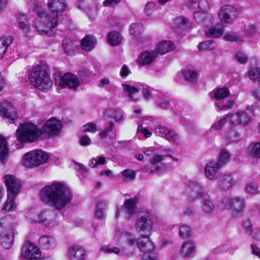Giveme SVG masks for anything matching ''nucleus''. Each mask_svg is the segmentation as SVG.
I'll list each match as a JSON object with an SVG mask.
<instances>
[{"mask_svg": "<svg viewBox=\"0 0 260 260\" xmlns=\"http://www.w3.org/2000/svg\"><path fill=\"white\" fill-rule=\"evenodd\" d=\"M48 7L50 9V13L42 9L41 3L31 0L28 3L29 7L38 14V23L36 28L41 35L51 36L53 29L57 26L59 15L66 10L67 4L64 0H48Z\"/></svg>", "mask_w": 260, "mask_h": 260, "instance_id": "obj_1", "label": "nucleus"}, {"mask_svg": "<svg viewBox=\"0 0 260 260\" xmlns=\"http://www.w3.org/2000/svg\"><path fill=\"white\" fill-rule=\"evenodd\" d=\"M40 198L46 204L61 211L70 204L73 199V193L64 183L54 182L41 189Z\"/></svg>", "mask_w": 260, "mask_h": 260, "instance_id": "obj_2", "label": "nucleus"}, {"mask_svg": "<svg viewBox=\"0 0 260 260\" xmlns=\"http://www.w3.org/2000/svg\"><path fill=\"white\" fill-rule=\"evenodd\" d=\"M186 192L192 198L201 199V209L204 213L209 214L214 210V204L206 192L205 187L198 182L189 181Z\"/></svg>", "mask_w": 260, "mask_h": 260, "instance_id": "obj_3", "label": "nucleus"}, {"mask_svg": "<svg viewBox=\"0 0 260 260\" xmlns=\"http://www.w3.org/2000/svg\"><path fill=\"white\" fill-rule=\"evenodd\" d=\"M16 227L15 220L10 216L0 219V242L6 249L11 248L13 244Z\"/></svg>", "mask_w": 260, "mask_h": 260, "instance_id": "obj_4", "label": "nucleus"}, {"mask_svg": "<svg viewBox=\"0 0 260 260\" xmlns=\"http://www.w3.org/2000/svg\"><path fill=\"white\" fill-rule=\"evenodd\" d=\"M29 79L31 84L41 90L48 89L52 85V81L45 68L41 66L33 68Z\"/></svg>", "mask_w": 260, "mask_h": 260, "instance_id": "obj_5", "label": "nucleus"}, {"mask_svg": "<svg viewBox=\"0 0 260 260\" xmlns=\"http://www.w3.org/2000/svg\"><path fill=\"white\" fill-rule=\"evenodd\" d=\"M42 134L41 128L31 122H25L21 124L16 131L17 139L22 143L37 141Z\"/></svg>", "mask_w": 260, "mask_h": 260, "instance_id": "obj_6", "label": "nucleus"}, {"mask_svg": "<svg viewBox=\"0 0 260 260\" xmlns=\"http://www.w3.org/2000/svg\"><path fill=\"white\" fill-rule=\"evenodd\" d=\"M49 156L41 150H34L25 153L22 159L23 165L27 168L38 167L47 162Z\"/></svg>", "mask_w": 260, "mask_h": 260, "instance_id": "obj_7", "label": "nucleus"}, {"mask_svg": "<svg viewBox=\"0 0 260 260\" xmlns=\"http://www.w3.org/2000/svg\"><path fill=\"white\" fill-rule=\"evenodd\" d=\"M219 206L222 208L229 207L233 215L237 216L241 214L245 209V199L243 197L238 196L230 198H225L220 201Z\"/></svg>", "mask_w": 260, "mask_h": 260, "instance_id": "obj_8", "label": "nucleus"}, {"mask_svg": "<svg viewBox=\"0 0 260 260\" xmlns=\"http://www.w3.org/2000/svg\"><path fill=\"white\" fill-rule=\"evenodd\" d=\"M230 94L229 89L226 87L217 88L214 89L211 94L212 98H215L217 101L215 105L217 110L220 111L231 109L233 107L234 102L232 100L224 101Z\"/></svg>", "mask_w": 260, "mask_h": 260, "instance_id": "obj_9", "label": "nucleus"}, {"mask_svg": "<svg viewBox=\"0 0 260 260\" xmlns=\"http://www.w3.org/2000/svg\"><path fill=\"white\" fill-rule=\"evenodd\" d=\"M137 247L145 255L141 260H158L156 253L152 252L155 249L154 243L148 237L142 236L137 239Z\"/></svg>", "mask_w": 260, "mask_h": 260, "instance_id": "obj_10", "label": "nucleus"}, {"mask_svg": "<svg viewBox=\"0 0 260 260\" xmlns=\"http://www.w3.org/2000/svg\"><path fill=\"white\" fill-rule=\"evenodd\" d=\"M0 116L10 123H14L17 118V111L11 102L4 101L0 103Z\"/></svg>", "mask_w": 260, "mask_h": 260, "instance_id": "obj_11", "label": "nucleus"}, {"mask_svg": "<svg viewBox=\"0 0 260 260\" xmlns=\"http://www.w3.org/2000/svg\"><path fill=\"white\" fill-rule=\"evenodd\" d=\"M41 250L39 248L29 242H25L21 250V260H34L40 258Z\"/></svg>", "mask_w": 260, "mask_h": 260, "instance_id": "obj_12", "label": "nucleus"}, {"mask_svg": "<svg viewBox=\"0 0 260 260\" xmlns=\"http://www.w3.org/2000/svg\"><path fill=\"white\" fill-rule=\"evenodd\" d=\"M153 222L149 214L139 216L136 221L135 228L139 232L149 235L152 231Z\"/></svg>", "mask_w": 260, "mask_h": 260, "instance_id": "obj_13", "label": "nucleus"}, {"mask_svg": "<svg viewBox=\"0 0 260 260\" xmlns=\"http://www.w3.org/2000/svg\"><path fill=\"white\" fill-rule=\"evenodd\" d=\"M55 83L61 88L68 87L77 89L79 85L78 78L72 74L66 73L63 76H57L55 79Z\"/></svg>", "mask_w": 260, "mask_h": 260, "instance_id": "obj_14", "label": "nucleus"}, {"mask_svg": "<svg viewBox=\"0 0 260 260\" xmlns=\"http://www.w3.org/2000/svg\"><path fill=\"white\" fill-rule=\"evenodd\" d=\"M218 15L221 21L229 23L238 17L239 12L238 10L233 6L225 5L219 11Z\"/></svg>", "mask_w": 260, "mask_h": 260, "instance_id": "obj_15", "label": "nucleus"}, {"mask_svg": "<svg viewBox=\"0 0 260 260\" xmlns=\"http://www.w3.org/2000/svg\"><path fill=\"white\" fill-rule=\"evenodd\" d=\"M230 123L233 125L245 126L249 124L251 118L249 114L245 111H239L236 113L227 114Z\"/></svg>", "mask_w": 260, "mask_h": 260, "instance_id": "obj_16", "label": "nucleus"}, {"mask_svg": "<svg viewBox=\"0 0 260 260\" xmlns=\"http://www.w3.org/2000/svg\"><path fill=\"white\" fill-rule=\"evenodd\" d=\"M197 8H199L202 11L195 12L194 13V18L198 22L205 24V25H209V20L211 19V17L207 16L206 14L208 8L209 4L207 0H200Z\"/></svg>", "mask_w": 260, "mask_h": 260, "instance_id": "obj_17", "label": "nucleus"}, {"mask_svg": "<svg viewBox=\"0 0 260 260\" xmlns=\"http://www.w3.org/2000/svg\"><path fill=\"white\" fill-rule=\"evenodd\" d=\"M4 182L7 188V194H18L21 187V183L18 178L12 175H6L4 177Z\"/></svg>", "mask_w": 260, "mask_h": 260, "instance_id": "obj_18", "label": "nucleus"}, {"mask_svg": "<svg viewBox=\"0 0 260 260\" xmlns=\"http://www.w3.org/2000/svg\"><path fill=\"white\" fill-rule=\"evenodd\" d=\"M221 166L220 162L216 160H212L207 163L204 167V173L206 177L209 180L217 179L220 174Z\"/></svg>", "mask_w": 260, "mask_h": 260, "instance_id": "obj_19", "label": "nucleus"}, {"mask_svg": "<svg viewBox=\"0 0 260 260\" xmlns=\"http://www.w3.org/2000/svg\"><path fill=\"white\" fill-rule=\"evenodd\" d=\"M78 7L82 9L90 18L98 12V6L96 0H78Z\"/></svg>", "mask_w": 260, "mask_h": 260, "instance_id": "obj_20", "label": "nucleus"}, {"mask_svg": "<svg viewBox=\"0 0 260 260\" xmlns=\"http://www.w3.org/2000/svg\"><path fill=\"white\" fill-rule=\"evenodd\" d=\"M54 214L50 211H44L38 215L37 217L31 218L35 222L44 223L46 226L52 228L55 224Z\"/></svg>", "mask_w": 260, "mask_h": 260, "instance_id": "obj_21", "label": "nucleus"}, {"mask_svg": "<svg viewBox=\"0 0 260 260\" xmlns=\"http://www.w3.org/2000/svg\"><path fill=\"white\" fill-rule=\"evenodd\" d=\"M61 127V121L54 118L47 120L43 126L44 131L50 136L57 135L60 132Z\"/></svg>", "mask_w": 260, "mask_h": 260, "instance_id": "obj_22", "label": "nucleus"}, {"mask_svg": "<svg viewBox=\"0 0 260 260\" xmlns=\"http://www.w3.org/2000/svg\"><path fill=\"white\" fill-rule=\"evenodd\" d=\"M86 251L79 245H73L69 247L67 255L71 260H85Z\"/></svg>", "mask_w": 260, "mask_h": 260, "instance_id": "obj_23", "label": "nucleus"}, {"mask_svg": "<svg viewBox=\"0 0 260 260\" xmlns=\"http://www.w3.org/2000/svg\"><path fill=\"white\" fill-rule=\"evenodd\" d=\"M157 55V52L155 50L144 51L137 59V64L140 66L150 64L155 61Z\"/></svg>", "mask_w": 260, "mask_h": 260, "instance_id": "obj_24", "label": "nucleus"}, {"mask_svg": "<svg viewBox=\"0 0 260 260\" xmlns=\"http://www.w3.org/2000/svg\"><path fill=\"white\" fill-rule=\"evenodd\" d=\"M124 92L127 94L129 101H137L140 98L138 95L140 89L136 85L122 84Z\"/></svg>", "mask_w": 260, "mask_h": 260, "instance_id": "obj_25", "label": "nucleus"}, {"mask_svg": "<svg viewBox=\"0 0 260 260\" xmlns=\"http://www.w3.org/2000/svg\"><path fill=\"white\" fill-rule=\"evenodd\" d=\"M39 242L40 246L45 250H52L57 246V241L55 238L49 235L41 236Z\"/></svg>", "mask_w": 260, "mask_h": 260, "instance_id": "obj_26", "label": "nucleus"}, {"mask_svg": "<svg viewBox=\"0 0 260 260\" xmlns=\"http://www.w3.org/2000/svg\"><path fill=\"white\" fill-rule=\"evenodd\" d=\"M241 140L240 133L234 129H230L225 132L223 137V142L226 145L232 143H238Z\"/></svg>", "mask_w": 260, "mask_h": 260, "instance_id": "obj_27", "label": "nucleus"}, {"mask_svg": "<svg viewBox=\"0 0 260 260\" xmlns=\"http://www.w3.org/2000/svg\"><path fill=\"white\" fill-rule=\"evenodd\" d=\"M218 183L220 188L228 189L236 184V180L232 174H226L220 176Z\"/></svg>", "mask_w": 260, "mask_h": 260, "instance_id": "obj_28", "label": "nucleus"}, {"mask_svg": "<svg viewBox=\"0 0 260 260\" xmlns=\"http://www.w3.org/2000/svg\"><path fill=\"white\" fill-rule=\"evenodd\" d=\"M136 203L135 199H127L124 201L122 209L129 219L136 212Z\"/></svg>", "mask_w": 260, "mask_h": 260, "instance_id": "obj_29", "label": "nucleus"}, {"mask_svg": "<svg viewBox=\"0 0 260 260\" xmlns=\"http://www.w3.org/2000/svg\"><path fill=\"white\" fill-rule=\"evenodd\" d=\"M17 17L19 28L23 34L27 35L30 31V25L27 16L20 13Z\"/></svg>", "mask_w": 260, "mask_h": 260, "instance_id": "obj_30", "label": "nucleus"}, {"mask_svg": "<svg viewBox=\"0 0 260 260\" xmlns=\"http://www.w3.org/2000/svg\"><path fill=\"white\" fill-rule=\"evenodd\" d=\"M95 38L90 35L86 36L81 42V47L85 51H90L96 46Z\"/></svg>", "mask_w": 260, "mask_h": 260, "instance_id": "obj_31", "label": "nucleus"}, {"mask_svg": "<svg viewBox=\"0 0 260 260\" xmlns=\"http://www.w3.org/2000/svg\"><path fill=\"white\" fill-rule=\"evenodd\" d=\"M9 149L6 138L0 135V160L4 164L8 155Z\"/></svg>", "mask_w": 260, "mask_h": 260, "instance_id": "obj_32", "label": "nucleus"}, {"mask_svg": "<svg viewBox=\"0 0 260 260\" xmlns=\"http://www.w3.org/2000/svg\"><path fill=\"white\" fill-rule=\"evenodd\" d=\"M13 41V38L11 36H5L0 38V59L4 57Z\"/></svg>", "mask_w": 260, "mask_h": 260, "instance_id": "obj_33", "label": "nucleus"}, {"mask_svg": "<svg viewBox=\"0 0 260 260\" xmlns=\"http://www.w3.org/2000/svg\"><path fill=\"white\" fill-rule=\"evenodd\" d=\"M195 249V245L190 241L184 242L180 249L181 255L184 257L189 256Z\"/></svg>", "mask_w": 260, "mask_h": 260, "instance_id": "obj_34", "label": "nucleus"}, {"mask_svg": "<svg viewBox=\"0 0 260 260\" xmlns=\"http://www.w3.org/2000/svg\"><path fill=\"white\" fill-rule=\"evenodd\" d=\"M174 49V44L170 41H161L159 42L156 49L158 53L164 54Z\"/></svg>", "mask_w": 260, "mask_h": 260, "instance_id": "obj_35", "label": "nucleus"}, {"mask_svg": "<svg viewBox=\"0 0 260 260\" xmlns=\"http://www.w3.org/2000/svg\"><path fill=\"white\" fill-rule=\"evenodd\" d=\"M223 27L222 26L218 25L213 26L207 28L205 31L207 37L213 38H217L221 36L223 34Z\"/></svg>", "mask_w": 260, "mask_h": 260, "instance_id": "obj_36", "label": "nucleus"}, {"mask_svg": "<svg viewBox=\"0 0 260 260\" xmlns=\"http://www.w3.org/2000/svg\"><path fill=\"white\" fill-rule=\"evenodd\" d=\"M116 236H119L121 239H123L126 242L128 246L133 247L137 242L136 240L132 235L128 232H121L120 231H117L116 234Z\"/></svg>", "mask_w": 260, "mask_h": 260, "instance_id": "obj_37", "label": "nucleus"}, {"mask_svg": "<svg viewBox=\"0 0 260 260\" xmlns=\"http://www.w3.org/2000/svg\"><path fill=\"white\" fill-rule=\"evenodd\" d=\"M107 38L108 43L111 46L118 45L122 40L120 34L115 31L110 32L107 35Z\"/></svg>", "mask_w": 260, "mask_h": 260, "instance_id": "obj_38", "label": "nucleus"}, {"mask_svg": "<svg viewBox=\"0 0 260 260\" xmlns=\"http://www.w3.org/2000/svg\"><path fill=\"white\" fill-rule=\"evenodd\" d=\"M174 25L175 29L178 31L187 29L189 25L188 20L185 18H177L174 21Z\"/></svg>", "mask_w": 260, "mask_h": 260, "instance_id": "obj_39", "label": "nucleus"}, {"mask_svg": "<svg viewBox=\"0 0 260 260\" xmlns=\"http://www.w3.org/2000/svg\"><path fill=\"white\" fill-rule=\"evenodd\" d=\"M249 155L254 157H260V143L258 142L251 143L247 148Z\"/></svg>", "mask_w": 260, "mask_h": 260, "instance_id": "obj_40", "label": "nucleus"}, {"mask_svg": "<svg viewBox=\"0 0 260 260\" xmlns=\"http://www.w3.org/2000/svg\"><path fill=\"white\" fill-rule=\"evenodd\" d=\"M16 197V195L7 194V199L3 210L5 211H11L15 209L16 207L15 202Z\"/></svg>", "mask_w": 260, "mask_h": 260, "instance_id": "obj_41", "label": "nucleus"}, {"mask_svg": "<svg viewBox=\"0 0 260 260\" xmlns=\"http://www.w3.org/2000/svg\"><path fill=\"white\" fill-rule=\"evenodd\" d=\"M231 158V155L228 149L222 148L219 153L218 162H220V165L222 167L223 164L228 162Z\"/></svg>", "mask_w": 260, "mask_h": 260, "instance_id": "obj_42", "label": "nucleus"}, {"mask_svg": "<svg viewBox=\"0 0 260 260\" xmlns=\"http://www.w3.org/2000/svg\"><path fill=\"white\" fill-rule=\"evenodd\" d=\"M245 192L251 195L258 194L259 193L258 184L255 182H249L246 185Z\"/></svg>", "mask_w": 260, "mask_h": 260, "instance_id": "obj_43", "label": "nucleus"}, {"mask_svg": "<svg viewBox=\"0 0 260 260\" xmlns=\"http://www.w3.org/2000/svg\"><path fill=\"white\" fill-rule=\"evenodd\" d=\"M62 47L68 55H72L75 51L76 46L72 41L64 40L62 42Z\"/></svg>", "mask_w": 260, "mask_h": 260, "instance_id": "obj_44", "label": "nucleus"}, {"mask_svg": "<svg viewBox=\"0 0 260 260\" xmlns=\"http://www.w3.org/2000/svg\"><path fill=\"white\" fill-rule=\"evenodd\" d=\"M184 79L190 82L194 81L198 77L197 71L194 69L185 70L182 72Z\"/></svg>", "mask_w": 260, "mask_h": 260, "instance_id": "obj_45", "label": "nucleus"}, {"mask_svg": "<svg viewBox=\"0 0 260 260\" xmlns=\"http://www.w3.org/2000/svg\"><path fill=\"white\" fill-rule=\"evenodd\" d=\"M171 129L164 126L158 125L154 128V133L158 136L167 138L171 131Z\"/></svg>", "mask_w": 260, "mask_h": 260, "instance_id": "obj_46", "label": "nucleus"}, {"mask_svg": "<svg viewBox=\"0 0 260 260\" xmlns=\"http://www.w3.org/2000/svg\"><path fill=\"white\" fill-rule=\"evenodd\" d=\"M143 30V26L142 24H132L129 27V34L135 37L139 36Z\"/></svg>", "mask_w": 260, "mask_h": 260, "instance_id": "obj_47", "label": "nucleus"}, {"mask_svg": "<svg viewBox=\"0 0 260 260\" xmlns=\"http://www.w3.org/2000/svg\"><path fill=\"white\" fill-rule=\"evenodd\" d=\"M216 47L215 43L214 41H205L198 45L199 49L200 51H209L214 49Z\"/></svg>", "mask_w": 260, "mask_h": 260, "instance_id": "obj_48", "label": "nucleus"}, {"mask_svg": "<svg viewBox=\"0 0 260 260\" xmlns=\"http://www.w3.org/2000/svg\"><path fill=\"white\" fill-rule=\"evenodd\" d=\"M179 235L183 238H187L192 235V229L187 225H182L179 228Z\"/></svg>", "mask_w": 260, "mask_h": 260, "instance_id": "obj_49", "label": "nucleus"}, {"mask_svg": "<svg viewBox=\"0 0 260 260\" xmlns=\"http://www.w3.org/2000/svg\"><path fill=\"white\" fill-rule=\"evenodd\" d=\"M228 120H229V117L227 116L226 114L224 117L214 123L211 125V129L214 130L221 129L223 126L227 123Z\"/></svg>", "mask_w": 260, "mask_h": 260, "instance_id": "obj_50", "label": "nucleus"}, {"mask_svg": "<svg viewBox=\"0 0 260 260\" xmlns=\"http://www.w3.org/2000/svg\"><path fill=\"white\" fill-rule=\"evenodd\" d=\"M105 204L103 202H99L95 207V216L98 218H102L104 216L103 210L105 208Z\"/></svg>", "mask_w": 260, "mask_h": 260, "instance_id": "obj_51", "label": "nucleus"}, {"mask_svg": "<svg viewBox=\"0 0 260 260\" xmlns=\"http://www.w3.org/2000/svg\"><path fill=\"white\" fill-rule=\"evenodd\" d=\"M260 29V24L254 25L252 24H247L245 25V30L249 35H252L256 32H259Z\"/></svg>", "mask_w": 260, "mask_h": 260, "instance_id": "obj_52", "label": "nucleus"}, {"mask_svg": "<svg viewBox=\"0 0 260 260\" xmlns=\"http://www.w3.org/2000/svg\"><path fill=\"white\" fill-rule=\"evenodd\" d=\"M170 141L173 142L176 145H180L181 139L180 136L174 131L171 130L169 134Z\"/></svg>", "mask_w": 260, "mask_h": 260, "instance_id": "obj_53", "label": "nucleus"}, {"mask_svg": "<svg viewBox=\"0 0 260 260\" xmlns=\"http://www.w3.org/2000/svg\"><path fill=\"white\" fill-rule=\"evenodd\" d=\"M106 159L104 156H100L98 158L93 157L91 159L89 166L91 168H95L99 165H103L105 163Z\"/></svg>", "mask_w": 260, "mask_h": 260, "instance_id": "obj_54", "label": "nucleus"}, {"mask_svg": "<svg viewBox=\"0 0 260 260\" xmlns=\"http://www.w3.org/2000/svg\"><path fill=\"white\" fill-rule=\"evenodd\" d=\"M155 9V5L153 2H147L144 9V12L145 14L149 15L151 14Z\"/></svg>", "mask_w": 260, "mask_h": 260, "instance_id": "obj_55", "label": "nucleus"}, {"mask_svg": "<svg viewBox=\"0 0 260 260\" xmlns=\"http://www.w3.org/2000/svg\"><path fill=\"white\" fill-rule=\"evenodd\" d=\"M235 58L241 63H245L248 60L247 55L241 51H238L236 53L235 55Z\"/></svg>", "mask_w": 260, "mask_h": 260, "instance_id": "obj_56", "label": "nucleus"}, {"mask_svg": "<svg viewBox=\"0 0 260 260\" xmlns=\"http://www.w3.org/2000/svg\"><path fill=\"white\" fill-rule=\"evenodd\" d=\"M96 125L93 123L89 122L82 127V132L95 133L96 131Z\"/></svg>", "mask_w": 260, "mask_h": 260, "instance_id": "obj_57", "label": "nucleus"}, {"mask_svg": "<svg viewBox=\"0 0 260 260\" xmlns=\"http://www.w3.org/2000/svg\"><path fill=\"white\" fill-rule=\"evenodd\" d=\"M122 175L128 180L134 179L136 176L135 172L130 169L124 170L122 172Z\"/></svg>", "mask_w": 260, "mask_h": 260, "instance_id": "obj_58", "label": "nucleus"}, {"mask_svg": "<svg viewBox=\"0 0 260 260\" xmlns=\"http://www.w3.org/2000/svg\"><path fill=\"white\" fill-rule=\"evenodd\" d=\"M75 169L78 171L83 176H86L88 174V169L85 166L80 163H76Z\"/></svg>", "mask_w": 260, "mask_h": 260, "instance_id": "obj_59", "label": "nucleus"}, {"mask_svg": "<svg viewBox=\"0 0 260 260\" xmlns=\"http://www.w3.org/2000/svg\"><path fill=\"white\" fill-rule=\"evenodd\" d=\"M157 104L162 108L168 109L170 106V102L168 100L164 98H159L157 102Z\"/></svg>", "mask_w": 260, "mask_h": 260, "instance_id": "obj_60", "label": "nucleus"}, {"mask_svg": "<svg viewBox=\"0 0 260 260\" xmlns=\"http://www.w3.org/2000/svg\"><path fill=\"white\" fill-rule=\"evenodd\" d=\"M79 143L81 146L86 147L91 144V140L87 136L83 135L80 137Z\"/></svg>", "mask_w": 260, "mask_h": 260, "instance_id": "obj_61", "label": "nucleus"}, {"mask_svg": "<svg viewBox=\"0 0 260 260\" xmlns=\"http://www.w3.org/2000/svg\"><path fill=\"white\" fill-rule=\"evenodd\" d=\"M113 126H114L113 122L112 121L110 122L109 127L100 133V137L102 139H104V138H106L107 136V134L109 132H111L112 131Z\"/></svg>", "mask_w": 260, "mask_h": 260, "instance_id": "obj_62", "label": "nucleus"}, {"mask_svg": "<svg viewBox=\"0 0 260 260\" xmlns=\"http://www.w3.org/2000/svg\"><path fill=\"white\" fill-rule=\"evenodd\" d=\"M164 157L165 156L162 155H154L150 160V163L152 165H156L158 163L161 162L164 159Z\"/></svg>", "mask_w": 260, "mask_h": 260, "instance_id": "obj_63", "label": "nucleus"}, {"mask_svg": "<svg viewBox=\"0 0 260 260\" xmlns=\"http://www.w3.org/2000/svg\"><path fill=\"white\" fill-rule=\"evenodd\" d=\"M250 235L251 236L252 238L260 241V229L257 228L254 230H252L250 232Z\"/></svg>", "mask_w": 260, "mask_h": 260, "instance_id": "obj_64", "label": "nucleus"}]
</instances>
